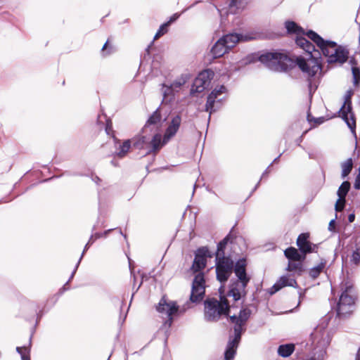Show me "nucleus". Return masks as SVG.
Returning <instances> with one entry per match:
<instances>
[{
  "instance_id": "37",
  "label": "nucleus",
  "mask_w": 360,
  "mask_h": 360,
  "mask_svg": "<svg viewBox=\"0 0 360 360\" xmlns=\"http://www.w3.org/2000/svg\"><path fill=\"white\" fill-rule=\"evenodd\" d=\"M307 120L309 122H314L315 125L321 124L324 122L323 117L312 118L309 114L307 115Z\"/></svg>"
},
{
  "instance_id": "22",
  "label": "nucleus",
  "mask_w": 360,
  "mask_h": 360,
  "mask_svg": "<svg viewBox=\"0 0 360 360\" xmlns=\"http://www.w3.org/2000/svg\"><path fill=\"white\" fill-rule=\"evenodd\" d=\"M295 350L294 344H285L280 345L278 348V354L282 357L290 356Z\"/></svg>"
},
{
  "instance_id": "12",
  "label": "nucleus",
  "mask_w": 360,
  "mask_h": 360,
  "mask_svg": "<svg viewBox=\"0 0 360 360\" xmlns=\"http://www.w3.org/2000/svg\"><path fill=\"white\" fill-rule=\"evenodd\" d=\"M328 322L323 321L320 323L311 334V340L314 345V350L325 349L330 342V335L328 330Z\"/></svg>"
},
{
  "instance_id": "31",
  "label": "nucleus",
  "mask_w": 360,
  "mask_h": 360,
  "mask_svg": "<svg viewBox=\"0 0 360 360\" xmlns=\"http://www.w3.org/2000/svg\"><path fill=\"white\" fill-rule=\"evenodd\" d=\"M169 26V22H165L162 25H160V28L158 29V32L154 36L153 40H156L160 37L163 36L168 32V27Z\"/></svg>"
},
{
  "instance_id": "44",
  "label": "nucleus",
  "mask_w": 360,
  "mask_h": 360,
  "mask_svg": "<svg viewBox=\"0 0 360 360\" xmlns=\"http://www.w3.org/2000/svg\"><path fill=\"white\" fill-rule=\"evenodd\" d=\"M105 131H106L107 134H110V131H112L111 124H107Z\"/></svg>"
},
{
  "instance_id": "5",
  "label": "nucleus",
  "mask_w": 360,
  "mask_h": 360,
  "mask_svg": "<svg viewBox=\"0 0 360 360\" xmlns=\"http://www.w3.org/2000/svg\"><path fill=\"white\" fill-rule=\"evenodd\" d=\"M247 261L245 258L238 259L234 266V273L238 280L230 285L228 296L233 297L234 301H238L246 295V287L250 277L246 273Z\"/></svg>"
},
{
  "instance_id": "10",
  "label": "nucleus",
  "mask_w": 360,
  "mask_h": 360,
  "mask_svg": "<svg viewBox=\"0 0 360 360\" xmlns=\"http://www.w3.org/2000/svg\"><path fill=\"white\" fill-rule=\"evenodd\" d=\"M227 98V89L224 85L216 86L208 95L205 110L209 112L208 121L211 115L221 108Z\"/></svg>"
},
{
  "instance_id": "4",
  "label": "nucleus",
  "mask_w": 360,
  "mask_h": 360,
  "mask_svg": "<svg viewBox=\"0 0 360 360\" xmlns=\"http://www.w3.org/2000/svg\"><path fill=\"white\" fill-rule=\"evenodd\" d=\"M250 309H243L240 311L238 316H232L230 317L231 323H234V337L228 342L224 354L226 360H233L242 333L245 330L243 327L250 318Z\"/></svg>"
},
{
  "instance_id": "21",
  "label": "nucleus",
  "mask_w": 360,
  "mask_h": 360,
  "mask_svg": "<svg viewBox=\"0 0 360 360\" xmlns=\"http://www.w3.org/2000/svg\"><path fill=\"white\" fill-rule=\"evenodd\" d=\"M326 265V261L321 259L320 262L315 266L309 269V274L313 279L316 278L319 274L324 270Z\"/></svg>"
},
{
  "instance_id": "13",
  "label": "nucleus",
  "mask_w": 360,
  "mask_h": 360,
  "mask_svg": "<svg viewBox=\"0 0 360 360\" xmlns=\"http://www.w3.org/2000/svg\"><path fill=\"white\" fill-rule=\"evenodd\" d=\"M156 309L162 319H165L163 323V327L165 329L169 328L173 322L172 316L176 314L179 310V307L176 303L174 301L167 300L163 297L160 300L158 305L156 307Z\"/></svg>"
},
{
  "instance_id": "23",
  "label": "nucleus",
  "mask_w": 360,
  "mask_h": 360,
  "mask_svg": "<svg viewBox=\"0 0 360 360\" xmlns=\"http://www.w3.org/2000/svg\"><path fill=\"white\" fill-rule=\"evenodd\" d=\"M285 256L290 260L300 262L303 257L295 248H288L284 252Z\"/></svg>"
},
{
  "instance_id": "6",
  "label": "nucleus",
  "mask_w": 360,
  "mask_h": 360,
  "mask_svg": "<svg viewBox=\"0 0 360 360\" xmlns=\"http://www.w3.org/2000/svg\"><path fill=\"white\" fill-rule=\"evenodd\" d=\"M189 72H183L172 82H165L160 86V92L162 96V105H172L176 101V95L183 89L184 85L191 79Z\"/></svg>"
},
{
  "instance_id": "3",
  "label": "nucleus",
  "mask_w": 360,
  "mask_h": 360,
  "mask_svg": "<svg viewBox=\"0 0 360 360\" xmlns=\"http://www.w3.org/2000/svg\"><path fill=\"white\" fill-rule=\"evenodd\" d=\"M307 35L320 49L328 63L343 64L347 60L349 51L345 47L334 41L325 40L313 31H309Z\"/></svg>"
},
{
  "instance_id": "18",
  "label": "nucleus",
  "mask_w": 360,
  "mask_h": 360,
  "mask_svg": "<svg viewBox=\"0 0 360 360\" xmlns=\"http://www.w3.org/2000/svg\"><path fill=\"white\" fill-rule=\"evenodd\" d=\"M296 284L297 282L293 278L290 276H283L273 285L270 292L271 294L275 293L285 286L295 287Z\"/></svg>"
},
{
  "instance_id": "28",
  "label": "nucleus",
  "mask_w": 360,
  "mask_h": 360,
  "mask_svg": "<svg viewBox=\"0 0 360 360\" xmlns=\"http://www.w3.org/2000/svg\"><path fill=\"white\" fill-rule=\"evenodd\" d=\"M350 188V184L349 181H344L339 187L337 194L340 198H345Z\"/></svg>"
},
{
  "instance_id": "25",
  "label": "nucleus",
  "mask_w": 360,
  "mask_h": 360,
  "mask_svg": "<svg viewBox=\"0 0 360 360\" xmlns=\"http://www.w3.org/2000/svg\"><path fill=\"white\" fill-rule=\"evenodd\" d=\"M131 141L128 139L124 141L122 144L120 143L117 150L116 152L117 156L120 158L124 157L128 153L130 147H131Z\"/></svg>"
},
{
  "instance_id": "40",
  "label": "nucleus",
  "mask_w": 360,
  "mask_h": 360,
  "mask_svg": "<svg viewBox=\"0 0 360 360\" xmlns=\"http://www.w3.org/2000/svg\"><path fill=\"white\" fill-rule=\"evenodd\" d=\"M335 219L330 220V221L329 222V224H328V230L330 231H335Z\"/></svg>"
},
{
  "instance_id": "32",
  "label": "nucleus",
  "mask_w": 360,
  "mask_h": 360,
  "mask_svg": "<svg viewBox=\"0 0 360 360\" xmlns=\"http://www.w3.org/2000/svg\"><path fill=\"white\" fill-rule=\"evenodd\" d=\"M16 351L20 354L22 360H30V354H29L30 351H29V349L27 347H16Z\"/></svg>"
},
{
  "instance_id": "43",
  "label": "nucleus",
  "mask_w": 360,
  "mask_h": 360,
  "mask_svg": "<svg viewBox=\"0 0 360 360\" xmlns=\"http://www.w3.org/2000/svg\"><path fill=\"white\" fill-rule=\"evenodd\" d=\"M354 219H355L354 214H350L348 216V220H349V222H353L354 221Z\"/></svg>"
},
{
  "instance_id": "27",
  "label": "nucleus",
  "mask_w": 360,
  "mask_h": 360,
  "mask_svg": "<svg viewBox=\"0 0 360 360\" xmlns=\"http://www.w3.org/2000/svg\"><path fill=\"white\" fill-rule=\"evenodd\" d=\"M285 28L290 33H295L297 35L304 34L302 28L297 26V25L292 21H288L285 22Z\"/></svg>"
},
{
  "instance_id": "26",
  "label": "nucleus",
  "mask_w": 360,
  "mask_h": 360,
  "mask_svg": "<svg viewBox=\"0 0 360 360\" xmlns=\"http://www.w3.org/2000/svg\"><path fill=\"white\" fill-rule=\"evenodd\" d=\"M353 167L352 160V158H349L342 162L341 168H342V178L345 179L348 174L351 172Z\"/></svg>"
},
{
  "instance_id": "39",
  "label": "nucleus",
  "mask_w": 360,
  "mask_h": 360,
  "mask_svg": "<svg viewBox=\"0 0 360 360\" xmlns=\"http://www.w3.org/2000/svg\"><path fill=\"white\" fill-rule=\"evenodd\" d=\"M180 13H174L173 14L170 18H169V20L167 22H169V25L175 22L180 16Z\"/></svg>"
},
{
  "instance_id": "47",
  "label": "nucleus",
  "mask_w": 360,
  "mask_h": 360,
  "mask_svg": "<svg viewBox=\"0 0 360 360\" xmlns=\"http://www.w3.org/2000/svg\"><path fill=\"white\" fill-rule=\"evenodd\" d=\"M356 360H360V348H359L357 355H356Z\"/></svg>"
},
{
  "instance_id": "8",
  "label": "nucleus",
  "mask_w": 360,
  "mask_h": 360,
  "mask_svg": "<svg viewBox=\"0 0 360 360\" xmlns=\"http://www.w3.org/2000/svg\"><path fill=\"white\" fill-rule=\"evenodd\" d=\"M251 38L236 33H230L219 38L212 46L210 53L214 58H218L229 53L239 41H248Z\"/></svg>"
},
{
  "instance_id": "16",
  "label": "nucleus",
  "mask_w": 360,
  "mask_h": 360,
  "mask_svg": "<svg viewBox=\"0 0 360 360\" xmlns=\"http://www.w3.org/2000/svg\"><path fill=\"white\" fill-rule=\"evenodd\" d=\"M181 123V116L179 114L172 115L165 132V142H169L179 131Z\"/></svg>"
},
{
  "instance_id": "15",
  "label": "nucleus",
  "mask_w": 360,
  "mask_h": 360,
  "mask_svg": "<svg viewBox=\"0 0 360 360\" xmlns=\"http://www.w3.org/2000/svg\"><path fill=\"white\" fill-rule=\"evenodd\" d=\"M212 77L213 72L211 70H206L200 72L193 81L191 89V94L201 93L206 89L210 86Z\"/></svg>"
},
{
  "instance_id": "50",
  "label": "nucleus",
  "mask_w": 360,
  "mask_h": 360,
  "mask_svg": "<svg viewBox=\"0 0 360 360\" xmlns=\"http://www.w3.org/2000/svg\"><path fill=\"white\" fill-rule=\"evenodd\" d=\"M110 231H111V229H109V230H108V231H105L103 233V236H106V235H107V234H108Z\"/></svg>"
},
{
  "instance_id": "46",
  "label": "nucleus",
  "mask_w": 360,
  "mask_h": 360,
  "mask_svg": "<svg viewBox=\"0 0 360 360\" xmlns=\"http://www.w3.org/2000/svg\"><path fill=\"white\" fill-rule=\"evenodd\" d=\"M103 233H96L95 236H94V237L96 238H99L103 237Z\"/></svg>"
},
{
  "instance_id": "24",
  "label": "nucleus",
  "mask_w": 360,
  "mask_h": 360,
  "mask_svg": "<svg viewBox=\"0 0 360 360\" xmlns=\"http://www.w3.org/2000/svg\"><path fill=\"white\" fill-rule=\"evenodd\" d=\"M133 146L138 148L142 149L148 148V139L146 136H139L132 139Z\"/></svg>"
},
{
  "instance_id": "49",
  "label": "nucleus",
  "mask_w": 360,
  "mask_h": 360,
  "mask_svg": "<svg viewBox=\"0 0 360 360\" xmlns=\"http://www.w3.org/2000/svg\"><path fill=\"white\" fill-rule=\"evenodd\" d=\"M94 181L96 184H98V181H100V179H99L98 176H96V177L94 179Z\"/></svg>"
},
{
  "instance_id": "51",
  "label": "nucleus",
  "mask_w": 360,
  "mask_h": 360,
  "mask_svg": "<svg viewBox=\"0 0 360 360\" xmlns=\"http://www.w3.org/2000/svg\"><path fill=\"white\" fill-rule=\"evenodd\" d=\"M280 156H281V155H280L278 157H277L276 158H275V159L274 160L273 162H277V161H278V158H280Z\"/></svg>"
},
{
  "instance_id": "14",
  "label": "nucleus",
  "mask_w": 360,
  "mask_h": 360,
  "mask_svg": "<svg viewBox=\"0 0 360 360\" xmlns=\"http://www.w3.org/2000/svg\"><path fill=\"white\" fill-rule=\"evenodd\" d=\"M352 93L350 91L347 92L345 96V103L340 110V113L342 119L347 123L348 127L352 131V132H354L356 128V122L354 119V115L352 112Z\"/></svg>"
},
{
  "instance_id": "36",
  "label": "nucleus",
  "mask_w": 360,
  "mask_h": 360,
  "mask_svg": "<svg viewBox=\"0 0 360 360\" xmlns=\"http://www.w3.org/2000/svg\"><path fill=\"white\" fill-rule=\"evenodd\" d=\"M89 246H90V245H89V242H88V243L86 244L85 247H84V250H83V252L82 253V255H81L80 258L79 259V261H78V262L77 263V264H76V266H75V269H74L73 272L72 273V275H71V276H70V279L73 278L74 274H75V272H76V271H77V269L78 268V266H79V263H80V262H81V260H82V257H83V256H84V252L88 250V248H89Z\"/></svg>"
},
{
  "instance_id": "38",
  "label": "nucleus",
  "mask_w": 360,
  "mask_h": 360,
  "mask_svg": "<svg viewBox=\"0 0 360 360\" xmlns=\"http://www.w3.org/2000/svg\"><path fill=\"white\" fill-rule=\"evenodd\" d=\"M108 48V51L107 52V54H110L113 52V48L112 46L108 47V41H106L104 45L102 47V52L104 53L105 50ZM105 55V53H103Z\"/></svg>"
},
{
  "instance_id": "29",
  "label": "nucleus",
  "mask_w": 360,
  "mask_h": 360,
  "mask_svg": "<svg viewBox=\"0 0 360 360\" xmlns=\"http://www.w3.org/2000/svg\"><path fill=\"white\" fill-rule=\"evenodd\" d=\"M326 351L325 349L314 350L312 356L306 359V360H326Z\"/></svg>"
},
{
  "instance_id": "45",
  "label": "nucleus",
  "mask_w": 360,
  "mask_h": 360,
  "mask_svg": "<svg viewBox=\"0 0 360 360\" xmlns=\"http://www.w3.org/2000/svg\"><path fill=\"white\" fill-rule=\"evenodd\" d=\"M272 164H271L266 169L264 172V173L262 174V178H263L265 175H266L269 172V167H271Z\"/></svg>"
},
{
  "instance_id": "35",
  "label": "nucleus",
  "mask_w": 360,
  "mask_h": 360,
  "mask_svg": "<svg viewBox=\"0 0 360 360\" xmlns=\"http://www.w3.org/2000/svg\"><path fill=\"white\" fill-rule=\"evenodd\" d=\"M345 199L340 198L339 197V198L336 201L335 205V209L336 212L342 211L343 210V208L345 207Z\"/></svg>"
},
{
  "instance_id": "2",
  "label": "nucleus",
  "mask_w": 360,
  "mask_h": 360,
  "mask_svg": "<svg viewBox=\"0 0 360 360\" xmlns=\"http://www.w3.org/2000/svg\"><path fill=\"white\" fill-rule=\"evenodd\" d=\"M212 254L206 247H202L195 252L194 261L191 267L193 273H196L192 283L190 300L192 302H200L205 292V276L201 271L205 269L207 264V258L212 257Z\"/></svg>"
},
{
  "instance_id": "52",
  "label": "nucleus",
  "mask_w": 360,
  "mask_h": 360,
  "mask_svg": "<svg viewBox=\"0 0 360 360\" xmlns=\"http://www.w3.org/2000/svg\"><path fill=\"white\" fill-rule=\"evenodd\" d=\"M307 132V130L304 131L303 132V134H305Z\"/></svg>"
},
{
  "instance_id": "34",
  "label": "nucleus",
  "mask_w": 360,
  "mask_h": 360,
  "mask_svg": "<svg viewBox=\"0 0 360 360\" xmlns=\"http://www.w3.org/2000/svg\"><path fill=\"white\" fill-rule=\"evenodd\" d=\"M288 271H299L302 270V264L300 262H289L287 267Z\"/></svg>"
},
{
  "instance_id": "19",
  "label": "nucleus",
  "mask_w": 360,
  "mask_h": 360,
  "mask_svg": "<svg viewBox=\"0 0 360 360\" xmlns=\"http://www.w3.org/2000/svg\"><path fill=\"white\" fill-rule=\"evenodd\" d=\"M167 142H165V135L162 137L161 134H156L153 136L152 140L148 142V152L156 153Z\"/></svg>"
},
{
  "instance_id": "7",
  "label": "nucleus",
  "mask_w": 360,
  "mask_h": 360,
  "mask_svg": "<svg viewBox=\"0 0 360 360\" xmlns=\"http://www.w3.org/2000/svg\"><path fill=\"white\" fill-rule=\"evenodd\" d=\"M228 240L229 236H226L217 245L216 252V273L220 283H225L229 279L235 266L230 258L224 257V249Z\"/></svg>"
},
{
  "instance_id": "9",
  "label": "nucleus",
  "mask_w": 360,
  "mask_h": 360,
  "mask_svg": "<svg viewBox=\"0 0 360 360\" xmlns=\"http://www.w3.org/2000/svg\"><path fill=\"white\" fill-rule=\"evenodd\" d=\"M229 311L228 300L225 297H220V300L209 299L205 302V318L208 321H217L222 314H227Z\"/></svg>"
},
{
  "instance_id": "1",
  "label": "nucleus",
  "mask_w": 360,
  "mask_h": 360,
  "mask_svg": "<svg viewBox=\"0 0 360 360\" xmlns=\"http://www.w3.org/2000/svg\"><path fill=\"white\" fill-rule=\"evenodd\" d=\"M295 41L297 46L308 53L310 58L306 60L302 57H296L292 59L284 53L270 52L261 55L259 61L276 72H286L297 65L306 76L313 77L321 70L318 61L311 54L314 46L301 34L297 36Z\"/></svg>"
},
{
  "instance_id": "17",
  "label": "nucleus",
  "mask_w": 360,
  "mask_h": 360,
  "mask_svg": "<svg viewBox=\"0 0 360 360\" xmlns=\"http://www.w3.org/2000/svg\"><path fill=\"white\" fill-rule=\"evenodd\" d=\"M162 120V116L160 112V109L158 108L150 116L148 120H147L143 129V131L144 133L153 131H156L159 129L160 122Z\"/></svg>"
},
{
  "instance_id": "42",
  "label": "nucleus",
  "mask_w": 360,
  "mask_h": 360,
  "mask_svg": "<svg viewBox=\"0 0 360 360\" xmlns=\"http://www.w3.org/2000/svg\"><path fill=\"white\" fill-rule=\"evenodd\" d=\"M240 3V0H231L230 6H238Z\"/></svg>"
},
{
  "instance_id": "41",
  "label": "nucleus",
  "mask_w": 360,
  "mask_h": 360,
  "mask_svg": "<svg viewBox=\"0 0 360 360\" xmlns=\"http://www.w3.org/2000/svg\"><path fill=\"white\" fill-rule=\"evenodd\" d=\"M354 188L356 189H360V176L357 175L355 182H354Z\"/></svg>"
},
{
  "instance_id": "11",
  "label": "nucleus",
  "mask_w": 360,
  "mask_h": 360,
  "mask_svg": "<svg viewBox=\"0 0 360 360\" xmlns=\"http://www.w3.org/2000/svg\"><path fill=\"white\" fill-rule=\"evenodd\" d=\"M355 293L352 286L347 287L342 292L337 304V314L339 317L350 314L354 309Z\"/></svg>"
},
{
  "instance_id": "20",
  "label": "nucleus",
  "mask_w": 360,
  "mask_h": 360,
  "mask_svg": "<svg viewBox=\"0 0 360 360\" xmlns=\"http://www.w3.org/2000/svg\"><path fill=\"white\" fill-rule=\"evenodd\" d=\"M309 235L307 233L300 234L297 240V245L299 249L304 254L311 252L313 248L311 243L308 240Z\"/></svg>"
},
{
  "instance_id": "33",
  "label": "nucleus",
  "mask_w": 360,
  "mask_h": 360,
  "mask_svg": "<svg viewBox=\"0 0 360 360\" xmlns=\"http://www.w3.org/2000/svg\"><path fill=\"white\" fill-rule=\"evenodd\" d=\"M353 82L354 85H357L360 82V70L356 67H353L352 69Z\"/></svg>"
},
{
  "instance_id": "30",
  "label": "nucleus",
  "mask_w": 360,
  "mask_h": 360,
  "mask_svg": "<svg viewBox=\"0 0 360 360\" xmlns=\"http://www.w3.org/2000/svg\"><path fill=\"white\" fill-rule=\"evenodd\" d=\"M351 262L355 265L360 264V241L356 243L355 250L352 255Z\"/></svg>"
},
{
  "instance_id": "48",
  "label": "nucleus",
  "mask_w": 360,
  "mask_h": 360,
  "mask_svg": "<svg viewBox=\"0 0 360 360\" xmlns=\"http://www.w3.org/2000/svg\"><path fill=\"white\" fill-rule=\"evenodd\" d=\"M93 237L94 236H92L88 241L89 242V245H91L94 243Z\"/></svg>"
}]
</instances>
